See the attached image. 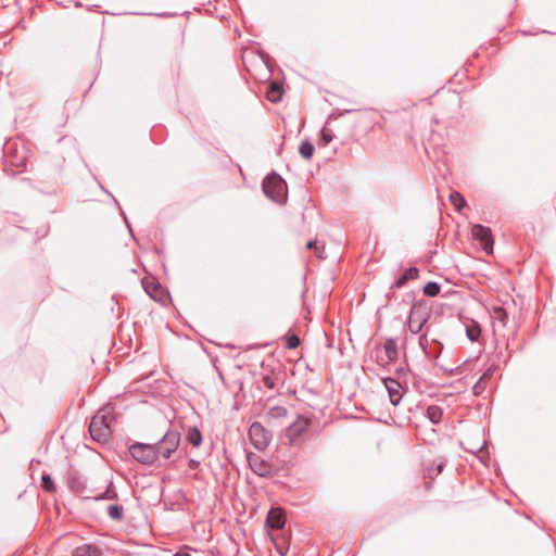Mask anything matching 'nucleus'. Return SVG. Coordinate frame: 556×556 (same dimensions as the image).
Returning <instances> with one entry per match:
<instances>
[{"instance_id": "nucleus-31", "label": "nucleus", "mask_w": 556, "mask_h": 556, "mask_svg": "<svg viewBox=\"0 0 556 556\" xmlns=\"http://www.w3.org/2000/svg\"><path fill=\"white\" fill-rule=\"evenodd\" d=\"M188 465L191 469H197L199 467V462L195 459H190Z\"/></svg>"}, {"instance_id": "nucleus-36", "label": "nucleus", "mask_w": 556, "mask_h": 556, "mask_svg": "<svg viewBox=\"0 0 556 556\" xmlns=\"http://www.w3.org/2000/svg\"><path fill=\"white\" fill-rule=\"evenodd\" d=\"M424 340H426V336H425V334L420 337V344H421V345H422V341H424Z\"/></svg>"}, {"instance_id": "nucleus-29", "label": "nucleus", "mask_w": 556, "mask_h": 556, "mask_svg": "<svg viewBox=\"0 0 556 556\" xmlns=\"http://www.w3.org/2000/svg\"><path fill=\"white\" fill-rule=\"evenodd\" d=\"M333 139V135L331 134V131L327 128H324L321 130V141L324 143V146H327L329 142H331Z\"/></svg>"}, {"instance_id": "nucleus-17", "label": "nucleus", "mask_w": 556, "mask_h": 556, "mask_svg": "<svg viewBox=\"0 0 556 556\" xmlns=\"http://www.w3.org/2000/svg\"><path fill=\"white\" fill-rule=\"evenodd\" d=\"M491 318H492L494 328L497 326L504 328L508 320L506 311L501 306L493 307V309L491 312Z\"/></svg>"}, {"instance_id": "nucleus-20", "label": "nucleus", "mask_w": 556, "mask_h": 556, "mask_svg": "<svg viewBox=\"0 0 556 556\" xmlns=\"http://www.w3.org/2000/svg\"><path fill=\"white\" fill-rule=\"evenodd\" d=\"M282 90L277 83H271L267 89V99L270 102H277L281 99Z\"/></svg>"}, {"instance_id": "nucleus-27", "label": "nucleus", "mask_w": 556, "mask_h": 556, "mask_svg": "<svg viewBox=\"0 0 556 556\" xmlns=\"http://www.w3.org/2000/svg\"><path fill=\"white\" fill-rule=\"evenodd\" d=\"M122 511L123 509L118 505H110L108 507V514L114 520H118L122 518Z\"/></svg>"}, {"instance_id": "nucleus-1", "label": "nucleus", "mask_w": 556, "mask_h": 556, "mask_svg": "<svg viewBox=\"0 0 556 556\" xmlns=\"http://www.w3.org/2000/svg\"><path fill=\"white\" fill-rule=\"evenodd\" d=\"M114 420L112 412L108 408L98 410L89 425V432L92 440L99 443H106L112 434L111 422Z\"/></svg>"}, {"instance_id": "nucleus-11", "label": "nucleus", "mask_w": 556, "mask_h": 556, "mask_svg": "<svg viewBox=\"0 0 556 556\" xmlns=\"http://www.w3.org/2000/svg\"><path fill=\"white\" fill-rule=\"evenodd\" d=\"M382 382L388 391L392 405H397L404 394V387L393 378H383Z\"/></svg>"}, {"instance_id": "nucleus-32", "label": "nucleus", "mask_w": 556, "mask_h": 556, "mask_svg": "<svg viewBox=\"0 0 556 556\" xmlns=\"http://www.w3.org/2000/svg\"><path fill=\"white\" fill-rule=\"evenodd\" d=\"M150 287H151V285H150L149 282H146V283H144V289H146V291H147V292H148V293H149L153 299H155V298H156V295L152 293V291L150 290Z\"/></svg>"}, {"instance_id": "nucleus-16", "label": "nucleus", "mask_w": 556, "mask_h": 556, "mask_svg": "<svg viewBox=\"0 0 556 556\" xmlns=\"http://www.w3.org/2000/svg\"><path fill=\"white\" fill-rule=\"evenodd\" d=\"M494 366L489 367L472 387V393L480 395L486 389L488 379L493 375Z\"/></svg>"}, {"instance_id": "nucleus-23", "label": "nucleus", "mask_w": 556, "mask_h": 556, "mask_svg": "<svg viewBox=\"0 0 556 556\" xmlns=\"http://www.w3.org/2000/svg\"><path fill=\"white\" fill-rule=\"evenodd\" d=\"M466 332H467V337L471 341H477L481 334V328H480L479 324L472 323L471 325H468L466 327Z\"/></svg>"}, {"instance_id": "nucleus-9", "label": "nucleus", "mask_w": 556, "mask_h": 556, "mask_svg": "<svg viewBox=\"0 0 556 556\" xmlns=\"http://www.w3.org/2000/svg\"><path fill=\"white\" fill-rule=\"evenodd\" d=\"M248 434L253 446L260 451H263L268 446L271 438L270 433L258 421H255L250 426Z\"/></svg>"}, {"instance_id": "nucleus-25", "label": "nucleus", "mask_w": 556, "mask_h": 556, "mask_svg": "<svg viewBox=\"0 0 556 556\" xmlns=\"http://www.w3.org/2000/svg\"><path fill=\"white\" fill-rule=\"evenodd\" d=\"M41 486L43 490L48 491V492H54L55 491V485H54V482L52 480V478L49 476V475H42L41 477Z\"/></svg>"}, {"instance_id": "nucleus-35", "label": "nucleus", "mask_w": 556, "mask_h": 556, "mask_svg": "<svg viewBox=\"0 0 556 556\" xmlns=\"http://www.w3.org/2000/svg\"><path fill=\"white\" fill-rule=\"evenodd\" d=\"M150 285L153 286V287H151V290H153V291L159 290V286L154 285L153 282H151Z\"/></svg>"}, {"instance_id": "nucleus-4", "label": "nucleus", "mask_w": 556, "mask_h": 556, "mask_svg": "<svg viewBox=\"0 0 556 556\" xmlns=\"http://www.w3.org/2000/svg\"><path fill=\"white\" fill-rule=\"evenodd\" d=\"M429 316L430 313L424 302L415 303L410 308L407 320L409 331L414 334L419 333L428 321Z\"/></svg>"}, {"instance_id": "nucleus-15", "label": "nucleus", "mask_w": 556, "mask_h": 556, "mask_svg": "<svg viewBox=\"0 0 556 556\" xmlns=\"http://www.w3.org/2000/svg\"><path fill=\"white\" fill-rule=\"evenodd\" d=\"M73 556H102V549L93 544H83L73 551Z\"/></svg>"}, {"instance_id": "nucleus-7", "label": "nucleus", "mask_w": 556, "mask_h": 556, "mask_svg": "<svg viewBox=\"0 0 556 556\" xmlns=\"http://www.w3.org/2000/svg\"><path fill=\"white\" fill-rule=\"evenodd\" d=\"M247 459L250 469L260 477L269 478L276 473V469L274 468L273 464L264 459L258 454L248 453Z\"/></svg>"}, {"instance_id": "nucleus-10", "label": "nucleus", "mask_w": 556, "mask_h": 556, "mask_svg": "<svg viewBox=\"0 0 556 556\" xmlns=\"http://www.w3.org/2000/svg\"><path fill=\"white\" fill-rule=\"evenodd\" d=\"M472 237L480 242L483 250L491 254L493 252V236L491 229L489 227L482 226L480 224L473 225L471 228Z\"/></svg>"}, {"instance_id": "nucleus-33", "label": "nucleus", "mask_w": 556, "mask_h": 556, "mask_svg": "<svg viewBox=\"0 0 556 556\" xmlns=\"http://www.w3.org/2000/svg\"><path fill=\"white\" fill-rule=\"evenodd\" d=\"M318 241H308L306 247L309 250H314L315 247H317Z\"/></svg>"}, {"instance_id": "nucleus-37", "label": "nucleus", "mask_w": 556, "mask_h": 556, "mask_svg": "<svg viewBox=\"0 0 556 556\" xmlns=\"http://www.w3.org/2000/svg\"><path fill=\"white\" fill-rule=\"evenodd\" d=\"M442 467L443 466L441 464L438 466V473H440L442 471Z\"/></svg>"}, {"instance_id": "nucleus-6", "label": "nucleus", "mask_w": 556, "mask_h": 556, "mask_svg": "<svg viewBox=\"0 0 556 556\" xmlns=\"http://www.w3.org/2000/svg\"><path fill=\"white\" fill-rule=\"evenodd\" d=\"M156 446L136 442L129 446V454L142 465H151L157 460Z\"/></svg>"}, {"instance_id": "nucleus-18", "label": "nucleus", "mask_w": 556, "mask_h": 556, "mask_svg": "<svg viewBox=\"0 0 556 556\" xmlns=\"http://www.w3.org/2000/svg\"><path fill=\"white\" fill-rule=\"evenodd\" d=\"M426 416L432 424H439L443 416V410L438 405H431L426 410Z\"/></svg>"}, {"instance_id": "nucleus-14", "label": "nucleus", "mask_w": 556, "mask_h": 556, "mask_svg": "<svg viewBox=\"0 0 556 556\" xmlns=\"http://www.w3.org/2000/svg\"><path fill=\"white\" fill-rule=\"evenodd\" d=\"M288 416V409L283 406H273L265 413L264 418L268 425H271L278 419H283Z\"/></svg>"}, {"instance_id": "nucleus-12", "label": "nucleus", "mask_w": 556, "mask_h": 556, "mask_svg": "<svg viewBox=\"0 0 556 556\" xmlns=\"http://www.w3.org/2000/svg\"><path fill=\"white\" fill-rule=\"evenodd\" d=\"M285 515L279 508H271L266 518V523L270 529H281L285 526Z\"/></svg>"}, {"instance_id": "nucleus-5", "label": "nucleus", "mask_w": 556, "mask_h": 556, "mask_svg": "<svg viewBox=\"0 0 556 556\" xmlns=\"http://www.w3.org/2000/svg\"><path fill=\"white\" fill-rule=\"evenodd\" d=\"M179 443L180 433L176 430H168L156 444H153L156 446V456L169 458L177 451Z\"/></svg>"}, {"instance_id": "nucleus-22", "label": "nucleus", "mask_w": 556, "mask_h": 556, "mask_svg": "<svg viewBox=\"0 0 556 556\" xmlns=\"http://www.w3.org/2000/svg\"><path fill=\"white\" fill-rule=\"evenodd\" d=\"M450 202L457 212H460L466 206L465 198L457 191H453L450 194Z\"/></svg>"}, {"instance_id": "nucleus-21", "label": "nucleus", "mask_w": 556, "mask_h": 556, "mask_svg": "<svg viewBox=\"0 0 556 556\" xmlns=\"http://www.w3.org/2000/svg\"><path fill=\"white\" fill-rule=\"evenodd\" d=\"M314 144L308 140H304L300 144L299 152L301 156L304 157L305 160H311L314 154Z\"/></svg>"}, {"instance_id": "nucleus-13", "label": "nucleus", "mask_w": 556, "mask_h": 556, "mask_svg": "<svg viewBox=\"0 0 556 556\" xmlns=\"http://www.w3.org/2000/svg\"><path fill=\"white\" fill-rule=\"evenodd\" d=\"M419 276V270L417 267H409L405 269V271L399 277L395 282L392 285V288L401 289L403 288L409 280H415Z\"/></svg>"}, {"instance_id": "nucleus-3", "label": "nucleus", "mask_w": 556, "mask_h": 556, "mask_svg": "<svg viewBox=\"0 0 556 556\" xmlns=\"http://www.w3.org/2000/svg\"><path fill=\"white\" fill-rule=\"evenodd\" d=\"M312 419L305 416H298V418L286 429V437L290 445L302 444L308 433Z\"/></svg>"}, {"instance_id": "nucleus-2", "label": "nucleus", "mask_w": 556, "mask_h": 556, "mask_svg": "<svg viewBox=\"0 0 556 556\" xmlns=\"http://www.w3.org/2000/svg\"><path fill=\"white\" fill-rule=\"evenodd\" d=\"M263 191L277 203H283L287 198V184L277 174L267 176L263 181Z\"/></svg>"}, {"instance_id": "nucleus-26", "label": "nucleus", "mask_w": 556, "mask_h": 556, "mask_svg": "<svg viewBox=\"0 0 556 556\" xmlns=\"http://www.w3.org/2000/svg\"><path fill=\"white\" fill-rule=\"evenodd\" d=\"M262 383L265 388L273 390L277 386V378L273 375H264L262 377Z\"/></svg>"}, {"instance_id": "nucleus-8", "label": "nucleus", "mask_w": 556, "mask_h": 556, "mask_svg": "<svg viewBox=\"0 0 556 556\" xmlns=\"http://www.w3.org/2000/svg\"><path fill=\"white\" fill-rule=\"evenodd\" d=\"M399 356L397 343L395 339L389 338L377 351V364L387 366L393 364Z\"/></svg>"}, {"instance_id": "nucleus-28", "label": "nucleus", "mask_w": 556, "mask_h": 556, "mask_svg": "<svg viewBox=\"0 0 556 556\" xmlns=\"http://www.w3.org/2000/svg\"><path fill=\"white\" fill-rule=\"evenodd\" d=\"M300 345V339L296 334H290L286 339V346L288 349H295Z\"/></svg>"}, {"instance_id": "nucleus-19", "label": "nucleus", "mask_w": 556, "mask_h": 556, "mask_svg": "<svg viewBox=\"0 0 556 556\" xmlns=\"http://www.w3.org/2000/svg\"><path fill=\"white\" fill-rule=\"evenodd\" d=\"M186 440L194 447H198L202 443V434L197 427L190 428L188 430Z\"/></svg>"}, {"instance_id": "nucleus-34", "label": "nucleus", "mask_w": 556, "mask_h": 556, "mask_svg": "<svg viewBox=\"0 0 556 556\" xmlns=\"http://www.w3.org/2000/svg\"><path fill=\"white\" fill-rule=\"evenodd\" d=\"M174 556H191V555L187 552H178Z\"/></svg>"}, {"instance_id": "nucleus-24", "label": "nucleus", "mask_w": 556, "mask_h": 556, "mask_svg": "<svg viewBox=\"0 0 556 556\" xmlns=\"http://www.w3.org/2000/svg\"><path fill=\"white\" fill-rule=\"evenodd\" d=\"M440 286L437 283V282H428L425 287H424V293L428 296H435L440 293Z\"/></svg>"}, {"instance_id": "nucleus-30", "label": "nucleus", "mask_w": 556, "mask_h": 556, "mask_svg": "<svg viewBox=\"0 0 556 556\" xmlns=\"http://www.w3.org/2000/svg\"><path fill=\"white\" fill-rule=\"evenodd\" d=\"M314 252L318 258H326L324 243L318 242L317 247L314 248Z\"/></svg>"}]
</instances>
